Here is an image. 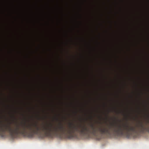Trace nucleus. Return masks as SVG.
Masks as SVG:
<instances>
[{
	"label": "nucleus",
	"mask_w": 149,
	"mask_h": 149,
	"mask_svg": "<svg viewBox=\"0 0 149 149\" xmlns=\"http://www.w3.org/2000/svg\"><path fill=\"white\" fill-rule=\"evenodd\" d=\"M96 137L97 139L98 140H100L102 138V137L100 136H97Z\"/></svg>",
	"instance_id": "nucleus-2"
},
{
	"label": "nucleus",
	"mask_w": 149,
	"mask_h": 149,
	"mask_svg": "<svg viewBox=\"0 0 149 149\" xmlns=\"http://www.w3.org/2000/svg\"><path fill=\"white\" fill-rule=\"evenodd\" d=\"M41 131L48 136H50L52 132H60L63 134V125L61 123L54 125L46 123L41 124L39 126L36 123H24L15 124L12 127L10 124L0 122V133L8 132L13 137L19 134H28V137L32 138L34 134H38Z\"/></svg>",
	"instance_id": "nucleus-1"
}]
</instances>
